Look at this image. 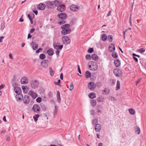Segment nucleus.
I'll use <instances>...</instances> for the list:
<instances>
[{"label": "nucleus", "mask_w": 146, "mask_h": 146, "mask_svg": "<svg viewBox=\"0 0 146 146\" xmlns=\"http://www.w3.org/2000/svg\"><path fill=\"white\" fill-rule=\"evenodd\" d=\"M89 67L90 70H95L97 69V65L96 62L90 61L89 63Z\"/></svg>", "instance_id": "f257e3e1"}, {"label": "nucleus", "mask_w": 146, "mask_h": 146, "mask_svg": "<svg viewBox=\"0 0 146 146\" xmlns=\"http://www.w3.org/2000/svg\"><path fill=\"white\" fill-rule=\"evenodd\" d=\"M39 82L38 81L35 80H32L30 82L31 87L33 89H35L38 87Z\"/></svg>", "instance_id": "f03ea898"}, {"label": "nucleus", "mask_w": 146, "mask_h": 146, "mask_svg": "<svg viewBox=\"0 0 146 146\" xmlns=\"http://www.w3.org/2000/svg\"><path fill=\"white\" fill-rule=\"evenodd\" d=\"M62 41L63 43L65 45L69 44L70 41L69 38L66 36H64L62 37Z\"/></svg>", "instance_id": "7ed1b4c3"}, {"label": "nucleus", "mask_w": 146, "mask_h": 146, "mask_svg": "<svg viewBox=\"0 0 146 146\" xmlns=\"http://www.w3.org/2000/svg\"><path fill=\"white\" fill-rule=\"evenodd\" d=\"M113 72L114 75L117 77H120L122 76L123 73L121 70L119 68L115 69Z\"/></svg>", "instance_id": "20e7f679"}, {"label": "nucleus", "mask_w": 146, "mask_h": 146, "mask_svg": "<svg viewBox=\"0 0 146 146\" xmlns=\"http://www.w3.org/2000/svg\"><path fill=\"white\" fill-rule=\"evenodd\" d=\"M99 85H98L97 83L96 85H95L94 83L92 82H90L88 84V87L90 90H92L94 89L95 88L96 86H98Z\"/></svg>", "instance_id": "39448f33"}, {"label": "nucleus", "mask_w": 146, "mask_h": 146, "mask_svg": "<svg viewBox=\"0 0 146 146\" xmlns=\"http://www.w3.org/2000/svg\"><path fill=\"white\" fill-rule=\"evenodd\" d=\"M66 9V7L64 5H60L57 6V10L61 12H63Z\"/></svg>", "instance_id": "423d86ee"}, {"label": "nucleus", "mask_w": 146, "mask_h": 146, "mask_svg": "<svg viewBox=\"0 0 146 146\" xmlns=\"http://www.w3.org/2000/svg\"><path fill=\"white\" fill-rule=\"evenodd\" d=\"M70 9L73 11H77L79 9L80 7L75 5H72L70 6Z\"/></svg>", "instance_id": "0eeeda50"}, {"label": "nucleus", "mask_w": 146, "mask_h": 146, "mask_svg": "<svg viewBox=\"0 0 146 146\" xmlns=\"http://www.w3.org/2000/svg\"><path fill=\"white\" fill-rule=\"evenodd\" d=\"M32 109L34 111L37 113L39 112L40 110L39 106L37 104H34L33 106Z\"/></svg>", "instance_id": "6e6552de"}, {"label": "nucleus", "mask_w": 146, "mask_h": 146, "mask_svg": "<svg viewBox=\"0 0 146 146\" xmlns=\"http://www.w3.org/2000/svg\"><path fill=\"white\" fill-rule=\"evenodd\" d=\"M28 94L34 99H35L38 96L36 93L32 91H30L28 92Z\"/></svg>", "instance_id": "1a4fd4ad"}, {"label": "nucleus", "mask_w": 146, "mask_h": 146, "mask_svg": "<svg viewBox=\"0 0 146 146\" xmlns=\"http://www.w3.org/2000/svg\"><path fill=\"white\" fill-rule=\"evenodd\" d=\"M71 32V30L70 29H64L62 30L61 31V34L62 35H66L69 34Z\"/></svg>", "instance_id": "9d476101"}, {"label": "nucleus", "mask_w": 146, "mask_h": 146, "mask_svg": "<svg viewBox=\"0 0 146 146\" xmlns=\"http://www.w3.org/2000/svg\"><path fill=\"white\" fill-rule=\"evenodd\" d=\"M21 82L23 84H27L28 82V80L26 77H23L21 80Z\"/></svg>", "instance_id": "9b49d317"}, {"label": "nucleus", "mask_w": 146, "mask_h": 146, "mask_svg": "<svg viewBox=\"0 0 146 146\" xmlns=\"http://www.w3.org/2000/svg\"><path fill=\"white\" fill-rule=\"evenodd\" d=\"M58 17L61 19H66L67 17L66 14L64 13H61L60 14L58 15Z\"/></svg>", "instance_id": "f8f14e48"}, {"label": "nucleus", "mask_w": 146, "mask_h": 146, "mask_svg": "<svg viewBox=\"0 0 146 146\" xmlns=\"http://www.w3.org/2000/svg\"><path fill=\"white\" fill-rule=\"evenodd\" d=\"M30 98L29 97L27 96H24L23 99V101L24 103L25 104H28L30 102Z\"/></svg>", "instance_id": "ddd939ff"}, {"label": "nucleus", "mask_w": 146, "mask_h": 146, "mask_svg": "<svg viewBox=\"0 0 146 146\" xmlns=\"http://www.w3.org/2000/svg\"><path fill=\"white\" fill-rule=\"evenodd\" d=\"M45 5L42 3H40L37 6V8L40 10H43L45 9Z\"/></svg>", "instance_id": "4468645a"}, {"label": "nucleus", "mask_w": 146, "mask_h": 146, "mask_svg": "<svg viewBox=\"0 0 146 146\" xmlns=\"http://www.w3.org/2000/svg\"><path fill=\"white\" fill-rule=\"evenodd\" d=\"M48 63V62L47 60H43L41 62V66L44 68H45L47 66Z\"/></svg>", "instance_id": "2eb2a0df"}, {"label": "nucleus", "mask_w": 146, "mask_h": 146, "mask_svg": "<svg viewBox=\"0 0 146 146\" xmlns=\"http://www.w3.org/2000/svg\"><path fill=\"white\" fill-rule=\"evenodd\" d=\"M53 45L54 47L57 49H59L61 50L63 47V45H57L55 42H54L53 43Z\"/></svg>", "instance_id": "dca6fc26"}, {"label": "nucleus", "mask_w": 146, "mask_h": 146, "mask_svg": "<svg viewBox=\"0 0 146 146\" xmlns=\"http://www.w3.org/2000/svg\"><path fill=\"white\" fill-rule=\"evenodd\" d=\"M114 64L116 67H118L120 65V61L119 59H115L114 61Z\"/></svg>", "instance_id": "f3484780"}, {"label": "nucleus", "mask_w": 146, "mask_h": 146, "mask_svg": "<svg viewBox=\"0 0 146 146\" xmlns=\"http://www.w3.org/2000/svg\"><path fill=\"white\" fill-rule=\"evenodd\" d=\"M47 6L49 9H53L54 8L52 1H48L47 3Z\"/></svg>", "instance_id": "a211bd4d"}, {"label": "nucleus", "mask_w": 146, "mask_h": 146, "mask_svg": "<svg viewBox=\"0 0 146 146\" xmlns=\"http://www.w3.org/2000/svg\"><path fill=\"white\" fill-rule=\"evenodd\" d=\"M109 50L110 52H112L113 51H114L115 49V46L114 44H111V46H110L109 47Z\"/></svg>", "instance_id": "6ab92c4d"}, {"label": "nucleus", "mask_w": 146, "mask_h": 146, "mask_svg": "<svg viewBox=\"0 0 146 146\" xmlns=\"http://www.w3.org/2000/svg\"><path fill=\"white\" fill-rule=\"evenodd\" d=\"M70 27V25L69 24H65V25H62L61 27V29L62 30H63V29H69Z\"/></svg>", "instance_id": "aec40b11"}, {"label": "nucleus", "mask_w": 146, "mask_h": 146, "mask_svg": "<svg viewBox=\"0 0 146 146\" xmlns=\"http://www.w3.org/2000/svg\"><path fill=\"white\" fill-rule=\"evenodd\" d=\"M47 52L48 54L50 56L52 55L54 53L53 50L51 48L48 49L47 51Z\"/></svg>", "instance_id": "412c9836"}, {"label": "nucleus", "mask_w": 146, "mask_h": 146, "mask_svg": "<svg viewBox=\"0 0 146 146\" xmlns=\"http://www.w3.org/2000/svg\"><path fill=\"white\" fill-rule=\"evenodd\" d=\"M16 98L17 101H20L23 98V96L19 94H17L16 96Z\"/></svg>", "instance_id": "4be33fe9"}, {"label": "nucleus", "mask_w": 146, "mask_h": 146, "mask_svg": "<svg viewBox=\"0 0 146 146\" xmlns=\"http://www.w3.org/2000/svg\"><path fill=\"white\" fill-rule=\"evenodd\" d=\"M95 129L96 131H99L100 129V125L99 124H97L95 126Z\"/></svg>", "instance_id": "5701e85b"}, {"label": "nucleus", "mask_w": 146, "mask_h": 146, "mask_svg": "<svg viewBox=\"0 0 146 146\" xmlns=\"http://www.w3.org/2000/svg\"><path fill=\"white\" fill-rule=\"evenodd\" d=\"M57 101L58 102L60 103L61 102V98L60 96V92L59 91H58L57 92Z\"/></svg>", "instance_id": "b1692460"}, {"label": "nucleus", "mask_w": 146, "mask_h": 146, "mask_svg": "<svg viewBox=\"0 0 146 146\" xmlns=\"http://www.w3.org/2000/svg\"><path fill=\"white\" fill-rule=\"evenodd\" d=\"M14 91L17 94H19L21 91L20 88L18 87H14Z\"/></svg>", "instance_id": "393cba45"}, {"label": "nucleus", "mask_w": 146, "mask_h": 146, "mask_svg": "<svg viewBox=\"0 0 146 146\" xmlns=\"http://www.w3.org/2000/svg\"><path fill=\"white\" fill-rule=\"evenodd\" d=\"M91 58L95 60H97L98 59V56L95 54H93L92 55Z\"/></svg>", "instance_id": "a878e982"}, {"label": "nucleus", "mask_w": 146, "mask_h": 146, "mask_svg": "<svg viewBox=\"0 0 146 146\" xmlns=\"http://www.w3.org/2000/svg\"><path fill=\"white\" fill-rule=\"evenodd\" d=\"M110 92V90L107 88H105L102 91L103 93L104 94H109Z\"/></svg>", "instance_id": "bb28decb"}, {"label": "nucleus", "mask_w": 146, "mask_h": 146, "mask_svg": "<svg viewBox=\"0 0 146 146\" xmlns=\"http://www.w3.org/2000/svg\"><path fill=\"white\" fill-rule=\"evenodd\" d=\"M88 96L91 98H94L96 97V95L95 93L92 92L89 94Z\"/></svg>", "instance_id": "cd10ccee"}, {"label": "nucleus", "mask_w": 146, "mask_h": 146, "mask_svg": "<svg viewBox=\"0 0 146 146\" xmlns=\"http://www.w3.org/2000/svg\"><path fill=\"white\" fill-rule=\"evenodd\" d=\"M85 76L87 78L90 77L91 76V73L88 71H86L85 75Z\"/></svg>", "instance_id": "c85d7f7f"}, {"label": "nucleus", "mask_w": 146, "mask_h": 146, "mask_svg": "<svg viewBox=\"0 0 146 146\" xmlns=\"http://www.w3.org/2000/svg\"><path fill=\"white\" fill-rule=\"evenodd\" d=\"M22 89L25 93H27L28 91V88L26 86H23L22 87Z\"/></svg>", "instance_id": "c756f323"}, {"label": "nucleus", "mask_w": 146, "mask_h": 146, "mask_svg": "<svg viewBox=\"0 0 146 146\" xmlns=\"http://www.w3.org/2000/svg\"><path fill=\"white\" fill-rule=\"evenodd\" d=\"M129 113L133 115L135 114V110L132 108H130L129 110Z\"/></svg>", "instance_id": "7c9ffc66"}, {"label": "nucleus", "mask_w": 146, "mask_h": 146, "mask_svg": "<svg viewBox=\"0 0 146 146\" xmlns=\"http://www.w3.org/2000/svg\"><path fill=\"white\" fill-rule=\"evenodd\" d=\"M38 45L37 43H33V48L34 50H36L38 48Z\"/></svg>", "instance_id": "2f4dec72"}, {"label": "nucleus", "mask_w": 146, "mask_h": 146, "mask_svg": "<svg viewBox=\"0 0 146 146\" xmlns=\"http://www.w3.org/2000/svg\"><path fill=\"white\" fill-rule=\"evenodd\" d=\"M112 56L113 58H117L118 57L117 54L114 51L112 52Z\"/></svg>", "instance_id": "473e14b6"}, {"label": "nucleus", "mask_w": 146, "mask_h": 146, "mask_svg": "<svg viewBox=\"0 0 146 146\" xmlns=\"http://www.w3.org/2000/svg\"><path fill=\"white\" fill-rule=\"evenodd\" d=\"M135 132L137 134H139L140 133V129L139 127L136 126L135 127Z\"/></svg>", "instance_id": "72a5a7b5"}, {"label": "nucleus", "mask_w": 146, "mask_h": 146, "mask_svg": "<svg viewBox=\"0 0 146 146\" xmlns=\"http://www.w3.org/2000/svg\"><path fill=\"white\" fill-rule=\"evenodd\" d=\"M107 38V36L105 34L102 35V40L104 41H105L106 40Z\"/></svg>", "instance_id": "f704fd0d"}, {"label": "nucleus", "mask_w": 146, "mask_h": 146, "mask_svg": "<svg viewBox=\"0 0 146 146\" xmlns=\"http://www.w3.org/2000/svg\"><path fill=\"white\" fill-rule=\"evenodd\" d=\"M116 90H118L120 88V82L118 80L117 81V84H116Z\"/></svg>", "instance_id": "c9c22d12"}, {"label": "nucleus", "mask_w": 146, "mask_h": 146, "mask_svg": "<svg viewBox=\"0 0 146 146\" xmlns=\"http://www.w3.org/2000/svg\"><path fill=\"white\" fill-rule=\"evenodd\" d=\"M91 104L92 106H94L96 104V101L94 100H92L91 101Z\"/></svg>", "instance_id": "e433bc0d"}, {"label": "nucleus", "mask_w": 146, "mask_h": 146, "mask_svg": "<svg viewBox=\"0 0 146 146\" xmlns=\"http://www.w3.org/2000/svg\"><path fill=\"white\" fill-rule=\"evenodd\" d=\"M110 84L111 85H112L115 83V80L113 79H110L109 80Z\"/></svg>", "instance_id": "4c0bfd02"}, {"label": "nucleus", "mask_w": 146, "mask_h": 146, "mask_svg": "<svg viewBox=\"0 0 146 146\" xmlns=\"http://www.w3.org/2000/svg\"><path fill=\"white\" fill-rule=\"evenodd\" d=\"M39 115L38 114H37L34 115L33 118L35 121H36L38 120V118L39 117Z\"/></svg>", "instance_id": "58836bf2"}, {"label": "nucleus", "mask_w": 146, "mask_h": 146, "mask_svg": "<svg viewBox=\"0 0 146 146\" xmlns=\"http://www.w3.org/2000/svg\"><path fill=\"white\" fill-rule=\"evenodd\" d=\"M55 109L53 111V114L54 115H56L57 112L58 106L55 105Z\"/></svg>", "instance_id": "ea45409f"}, {"label": "nucleus", "mask_w": 146, "mask_h": 146, "mask_svg": "<svg viewBox=\"0 0 146 146\" xmlns=\"http://www.w3.org/2000/svg\"><path fill=\"white\" fill-rule=\"evenodd\" d=\"M39 58L41 59H44L45 58V55L44 54H40L39 55Z\"/></svg>", "instance_id": "a19ab883"}, {"label": "nucleus", "mask_w": 146, "mask_h": 146, "mask_svg": "<svg viewBox=\"0 0 146 146\" xmlns=\"http://www.w3.org/2000/svg\"><path fill=\"white\" fill-rule=\"evenodd\" d=\"M73 85L72 83H71L70 85V87H69L68 86L67 87V88H68L71 91L73 89Z\"/></svg>", "instance_id": "79ce46f5"}, {"label": "nucleus", "mask_w": 146, "mask_h": 146, "mask_svg": "<svg viewBox=\"0 0 146 146\" xmlns=\"http://www.w3.org/2000/svg\"><path fill=\"white\" fill-rule=\"evenodd\" d=\"M49 70L50 71V74L51 76H53L54 75V72L52 70V68L51 67H50L49 68Z\"/></svg>", "instance_id": "37998d69"}, {"label": "nucleus", "mask_w": 146, "mask_h": 146, "mask_svg": "<svg viewBox=\"0 0 146 146\" xmlns=\"http://www.w3.org/2000/svg\"><path fill=\"white\" fill-rule=\"evenodd\" d=\"M108 40L110 42H111L113 40V37L112 35H110L108 36Z\"/></svg>", "instance_id": "c03bdc74"}, {"label": "nucleus", "mask_w": 146, "mask_h": 146, "mask_svg": "<svg viewBox=\"0 0 146 146\" xmlns=\"http://www.w3.org/2000/svg\"><path fill=\"white\" fill-rule=\"evenodd\" d=\"M85 58L87 60H90L91 58V56L90 55L87 54L86 55Z\"/></svg>", "instance_id": "a18cd8bd"}, {"label": "nucleus", "mask_w": 146, "mask_h": 146, "mask_svg": "<svg viewBox=\"0 0 146 146\" xmlns=\"http://www.w3.org/2000/svg\"><path fill=\"white\" fill-rule=\"evenodd\" d=\"M94 51V49L93 48H90L87 50V52L88 53H92Z\"/></svg>", "instance_id": "49530a36"}, {"label": "nucleus", "mask_w": 146, "mask_h": 146, "mask_svg": "<svg viewBox=\"0 0 146 146\" xmlns=\"http://www.w3.org/2000/svg\"><path fill=\"white\" fill-rule=\"evenodd\" d=\"M138 52L140 53H142L144 52L145 51V49L143 48H141L139 49L138 50Z\"/></svg>", "instance_id": "de8ad7c7"}, {"label": "nucleus", "mask_w": 146, "mask_h": 146, "mask_svg": "<svg viewBox=\"0 0 146 146\" xmlns=\"http://www.w3.org/2000/svg\"><path fill=\"white\" fill-rule=\"evenodd\" d=\"M42 99L40 97H38L36 99V101L37 102L40 103L41 102Z\"/></svg>", "instance_id": "09e8293b"}, {"label": "nucleus", "mask_w": 146, "mask_h": 146, "mask_svg": "<svg viewBox=\"0 0 146 146\" xmlns=\"http://www.w3.org/2000/svg\"><path fill=\"white\" fill-rule=\"evenodd\" d=\"M54 4H55V6H57V5L59 4V1L57 0H55L54 1Z\"/></svg>", "instance_id": "8fccbe9b"}, {"label": "nucleus", "mask_w": 146, "mask_h": 146, "mask_svg": "<svg viewBox=\"0 0 146 146\" xmlns=\"http://www.w3.org/2000/svg\"><path fill=\"white\" fill-rule=\"evenodd\" d=\"M65 23V21L63 20H61L60 21H58V23L60 25H61Z\"/></svg>", "instance_id": "3c124183"}, {"label": "nucleus", "mask_w": 146, "mask_h": 146, "mask_svg": "<svg viewBox=\"0 0 146 146\" xmlns=\"http://www.w3.org/2000/svg\"><path fill=\"white\" fill-rule=\"evenodd\" d=\"M5 138L7 141H10L11 140L10 137L7 135L5 136Z\"/></svg>", "instance_id": "603ef678"}, {"label": "nucleus", "mask_w": 146, "mask_h": 146, "mask_svg": "<svg viewBox=\"0 0 146 146\" xmlns=\"http://www.w3.org/2000/svg\"><path fill=\"white\" fill-rule=\"evenodd\" d=\"M98 120L96 119H93L92 120V123L94 125L97 123Z\"/></svg>", "instance_id": "864d4df0"}, {"label": "nucleus", "mask_w": 146, "mask_h": 146, "mask_svg": "<svg viewBox=\"0 0 146 146\" xmlns=\"http://www.w3.org/2000/svg\"><path fill=\"white\" fill-rule=\"evenodd\" d=\"M5 23L3 22L2 23V26L1 28V30L2 31L5 28Z\"/></svg>", "instance_id": "5fc2aeb1"}, {"label": "nucleus", "mask_w": 146, "mask_h": 146, "mask_svg": "<svg viewBox=\"0 0 146 146\" xmlns=\"http://www.w3.org/2000/svg\"><path fill=\"white\" fill-rule=\"evenodd\" d=\"M60 51L58 49H57L55 51V52L57 56V57H58L59 56V54H60Z\"/></svg>", "instance_id": "6e6d98bb"}, {"label": "nucleus", "mask_w": 146, "mask_h": 146, "mask_svg": "<svg viewBox=\"0 0 146 146\" xmlns=\"http://www.w3.org/2000/svg\"><path fill=\"white\" fill-rule=\"evenodd\" d=\"M110 99L112 101H116V100L113 97L111 96L110 97Z\"/></svg>", "instance_id": "4d7b16f0"}, {"label": "nucleus", "mask_w": 146, "mask_h": 146, "mask_svg": "<svg viewBox=\"0 0 146 146\" xmlns=\"http://www.w3.org/2000/svg\"><path fill=\"white\" fill-rule=\"evenodd\" d=\"M96 109L97 110V112L98 113H100V106H97V107H96Z\"/></svg>", "instance_id": "13d9d810"}, {"label": "nucleus", "mask_w": 146, "mask_h": 146, "mask_svg": "<svg viewBox=\"0 0 146 146\" xmlns=\"http://www.w3.org/2000/svg\"><path fill=\"white\" fill-rule=\"evenodd\" d=\"M60 80H58V82H54V83L56 85H59V84L58 83H60Z\"/></svg>", "instance_id": "bf43d9fd"}, {"label": "nucleus", "mask_w": 146, "mask_h": 146, "mask_svg": "<svg viewBox=\"0 0 146 146\" xmlns=\"http://www.w3.org/2000/svg\"><path fill=\"white\" fill-rule=\"evenodd\" d=\"M28 17L30 20H31V19H33L32 17L29 14H28Z\"/></svg>", "instance_id": "052dcab7"}, {"label": "nucleus", "mask_w": 146, "mask_h": 146, "mask_svg": "<svg viewBox=\"0 0 146 146\" xmlns=\"http://www.w3.org/2000/svg\"><path fill=\"white\" fill-rule=\"evenodd\" d=\"M78 70L79 72L81 74V71L80 69V68L79 66L78 65Z\"/></svg>", "instance_id": "680f3d73"}, {"label": "nucleus", "mask_w": 146, "mask_h": 146, "mask_svg": "<svg viewBox=\"0 0 146 146\" xmlns=\"http://www.w3.org/2000/svg\"><path fill=\"white\" fill-rule=\"evenodd\" d=\"M35 31V28H33L30 30V33H32L33 32H34Z\"/></svg>", "instance_id": "e2e57ef3"}, {"label": "nucleus", "mask_w": 146, "mask_h": 146, "mask_svg": "<svg viewBox=\"0 0 146 146\" xmlns=\"http://www.w3.org/2000/svg\"><path fill=\"white\" fill-rule=\"evenodd\" d=\"M90 114L91 115H93L94 114V111L93 110H92L90 111Z\"/></svg>", "instance_id": "0e129e2a"}, {"label": "nucleus", "mask_w": 146, "mask_h": 146, "mask_svg": "<svg viewBox=\"0 0 146 146\" xmlns=\"http://www.w3.org/2000/svg\"><path fill=\"white\" fill-rule=\"evenodd\" d=\"M141 80V78H140V79H139V80H137L136 82V86H137V85L139 83V82Z\"/></svg>", "instance_id": "69168bd1"}, {"label": "nucleus", "mask_w": 146, "mask_h": 146, "mask_svg": "<svg viewBox=\"0 0 146 146\" xmlns=\"http://www.w3.org/2000/svg\"><path fill=\"white\" fill-rule=\"evenodd\" d=\"M40 50H42V49L41 48H39L38 50H36V53H39L40 52Z\"/></svg>", "instance_id": "338daca9"}, {"label": "nucleus", "mask_w": 146, "mask_h": 146, "mask_svg": "<svg viewBox=\"0 0 146 146\" xmlns=\"http://www.w3.org/2000/svg\"><path fill=\"white\" fill-rule=\"evenodd\" d=\"M16 78L15 76H14L13 77V79L12 80V81L13 82H15V81L16 80Z\"/></svg>", "instance_id": "774afa93"}]
</instances>
